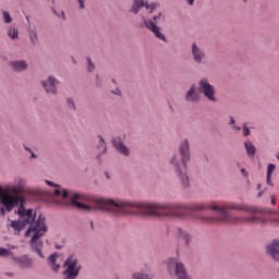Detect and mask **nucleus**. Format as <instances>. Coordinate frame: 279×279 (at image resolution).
Here are the masks:
<instances>
[{"label": "nucleus", "mask_w": 279, "mask_h": 279, "mask_svg": "<svg viewBox=\"0 0 279 279\" xmlns=\"http://www.w3.org/2000/svg\"><path fill=\"white\" fill-rule=\"evenodd\" d=\"M142 207L141 217H156V219H186L189 215L184 210L190 213H204V210H211L216 213L215 216L206 214H196L194 219L202 223H238L241 221L240 217L232 216L230 210H240L242 213H248V215H256L260 213L258 207L247 206L241 203H229L228 205H219L217 202L210 203H195L193 205H186L184 203H142V205H135Z\"/></svg>", "instance_id": "nucleus-1"}, {"label": "nucleus", "mask_w": 279, "mask_h": 279, "mask_svg": "<svg viewBox=\"0 0 279 279\" xmlns=\"http://www.w3.org/2000/svg\"><path fill=\"white\" fill-rule=\"evenodd\" d=\"M45 183L56 189L53 193L57 197L61 196L63 199H70L71 204L76 206L78 210H84L85 213L102 210V213H110L117 219L121 217H141V206H143V203L112 197H86L82 193L69 192L61 189L60 185L52 181L46 180Z\"/></svg>", "instance_id": "nucleus-2"}, {"label": "nucleus", "mask_w": 279, "mask_h": 279, "mask_svg": "<svg viewBox=\"0 0 279 279\" xmlns=\"http://www.w3.org/2000/svg\"><path fill=\"white\" fill-rule=\"evenodd\" d=\"M0 199L2 206H4L8 213H12V209L16 206L19 220H12L10 227L17 232H21L25 226H29L25 232V236H29L34 232L29 245L33 252L39 256V258H45V253H43V242L40 239L45 236L47 232V225L45 223V217L43 215L36 216L32 208L25 209V204L27 203V197L25 196H12L10 193H0Z\"/></svg>", "instance_id": "nucleus-3"}, {"label": "nucleus", "mask_w": 279, "mask_h": 279, "mask_svg": "<svg viewBox=\"0 0 279 279\" xmlns=\"http://www.w3.org/2000/svg\"><path fill=\"white\" fill-rule=\"evenodd\" d=\"M181 156V158H180ZM191 162V144L189 140H183L179 145V155L174 154L169 158V165L173 167L174 172L182 169H186V165Z\"/></svg>", "instance_id": "nucleus-4"}, {"label": "nucleus", "mask_w": 279, "mask_h": 279, "mask_svg": "<svg viewBox=\"0 0 279 279\" xmlns=\"http://www.w3.org/2000/svg\"><path fill=\"white\" fill-rule=\"evenodd\" d=\"M160 23H165V14L159 12L157 15H154L151 20L144 21V25L146 29L151 32L158 40H162V43H167V36L160 32Z\"/></svg>", "instance_id": "nucleus-5"}, {"label": "nucleus", "mask_w": 279, "mask_h": 279, "mask_svg": "<svg viewBox=\"0 0 279 279\" xmlns=\"http://www.w3.org/2000/svg\"><path fill=\"white\" fill-rule=\"evenodd\" d=\"M168 271H170L171 276H174L175 279H191V275H189V270L184 263L179 262L174 257H170L167 262Z\"/></svg>", "instance_id": "nucleus-6"}, {"label": "nucleus", "mask_w": 279, "mask_h": 279, "mask_svg": "<svg viewBox=\"0 0 279 279\" xmlns=\"http://www.w3.org/2000/svg\"><path fill=\"white\" fill-rule=\"evenodd\" d=\"M65 270L63 272L64 279H76L80 276V269H82V265L77 257L71 255L64 262Z\"/></svg>", "instance_id": "nucleus-7"}, {"label": "nucleus", "mask_w": 279, "mask_h": 279, "mask_svg": "<svg viewBox=\"0 0 279 279\" xmlns=\"http://www.w3.org/2000/svg\"><path fill=\"white\" fill-rule=\"evenodd\" d=\"M198 90L208 99L211 104H217V89L215 85L210 84V81L206 77L198 82Z\"/></svg>", "instance_id": "nucleus-8"}, {"label": "nucleus", "mask_w": 279, "mask_h": 279, "mask_svg": "<svg viewBox=\"0 0 279 279\" xmlns=\"http://www.w3.org/2000/svg\"><path fill=\"white\" fill-rule=\"evenodd\" d=\"M27 179L17 177L14 179L13 184L9 185V191L13 193V196L22 197L21 193L27 192Z\"/></svg>", "instance_id": "nucleus-9"}, {"label": "nucleus", "mask_w": 279, "mask_h": 279, "mask_svg": "<svg viewBox=\"0 0 279 279\" xmlns=\"http://www.w3.org/2000/svg\"><path fill=\"white\" fill-rule=\"evenodd\" d=\"M59 85L60 81L53 75H49L46 80L41 81V86H44L48 95H58Z\"/></svg>", "instance_id": "nucleus-10"}, {"label": "nucleus", "mask_w": 279, "mask_h": 279, "mask_svg": "<svg viewBox=\"0 0 279 279\" xmlns=\"http://www.w3.org/2000/svg\"><path fill=\"white\" fill-rule=\"evenodd\" d=\"M191 56L195 64H204V61L206 60V50H204V48H202L197 43H193Z\"/></svg>", "instance_id": "nucleus-11"}, {"label": "nucleus", "mask_w": 279, "mask_h": 279, "mask_svg": "<svg viewBox=\"0 0 279 279\" xmlns=\"http://www.w3.org/2000/svg\"><path fill=\"white\" fill-rule=\"evenodd\" d=\"M111 143L118 154H121V156L125 157L130 156V148L125 146V143H123V137L116 136L111 140Z\"/></svg>", "instance_id": "nucleus-12"}, {"label": "nucleus", "mask_w": 279, "mask_h": 279, "mask_svg": "<svg viewBox=\"0 0 279 279\" xmlns=\"http://www.w3.org/2000/svg\"><path fill=\"white\" fill-rule=\"evenodd\" d=\"M13 262L16 263L21 269H34V259H32L29 255H23L21 257L13 255Z\"/></svg>", "instance_id": "nucleus-13"}, {"label": "nucleus", "mask_w": 279, "mask_h": 279, "mask_svg": "<svg viewBox=\"0 0 279 279\" xmlns=\"http://www.w3.org/2000/svg\"><path fill=\"white\" fill-rule=\"evenodd\" d=\"M174 173L183 189L191 187V178L189 177V172H186V168H181L180 170L174 171Z\"/></svg>", "instance_id": "nucleus-14"}, {"label": "nucleus", "mask_w": 279, "mask_h": 279, "mask_svg": "<svg viewBox=\"0 0 279 279\" xmlns=\"http://www.w3.org/2000/svg\"><path fill=\"white\" fill-rule=\"evenodd\" d=\"M26 21L28 23L26 32L29 38V43L31 45H33V47H36V45H38V29L36 28V26H32V23L29 22V16H26Z\"/></svg>", "instance_id": "nucleus-15"}, {"label": "nucleus", "mask_w": 279, "mask_h": 279, "mask_svg": "<svg viewBox=\"0 0 279 279\" xmlns=\"http://www.w3.org/2000/svg\"><path fill=\"white\" fill-rule=\"evenodd\" d=\"M9 66L13 73H23L24 71H27L29 65L25 60H13L9 62Z\"/></svg>", "instance_id": "nucleus-16"}, {"label": "nucleus", "mask_w": 279, "mask_h": 279, "mask_svg": "<svg viewBox=\"0 0 279 279\" xmlns=\"http://www.w3.org/2000/svg\"><path fill=\"white\" fill-rule=\"evenodd\" d=\"M96 149H98V154L96 155V160L98 162H101V157L106 156L108 153V146L106 145V140H104V136L98 135V144L96 146Z\"/></svg>", "instance_id": "nucleus-17"}, {"label": "nucleus", "mask_w": 279, "mask_h": 279, "mask_svg": "<svg viewBox=\"0 0 279 279\" xmlns=\"http://www.w3.org/2000/svg\"><path fill=\"white\" fill-rule=\"evenodd\" d=\"M266 252L272 257V259L279 262V241L274 240L270 244H268Z\"/></svg>", "instance_id": "nucleus-18"}, {"label": "nucleus", "mask_w": 279, "mask_h": 279, "mask_svg": "<svg viewBox=\"0 0 279 279\" xmlns=\"http://www.w3.org/2000/svg\"><path fill=\"white\" fill-rule=\"evenodd\" d=\"M185 101L189 104H197L199 101V94L197 93V87L192 85L185 94Z\"/></svg>", "instance_id": "nucleus-19"}, {"label": "nucleus", "mask_w": 279, "mask_h": 279, "mask_svg": "<svg viewBox=\"0 0 279 279\" xmlns=\"http://www.w3.org/2000/svg\"><path fill=\"white\" fill-rule=\"evenodd\" d=\"M58 258H60V254H58V252L52 253L48 257V265H50L52 271H60V264H58Z\"/></svg>", "instance_id": "nucleus-20"}, {"label": "nucleus", "mask_w": 279, "mask_h": 279, "mask_svg": "<svg viewBox=\"0 0 279 279\" xmlns=\"http://www.w3.org/2000/svg\"><path fill=\"white\" fill-rule=\"evenodd\" d=\"M178 239H181V241H184L185 245H190L191 241H193V236H191V233L187 231L179 228L177 230Z\"/></svg>", "instance_id": "nucleus-21"}, {"label": "nucleus", "mask_w": 279, "mask_h": 279, "mask_svg": "<svg viewBox=\"0 0 279 279\" xmlns=\"http://www.w3.org/2000/svg\"><path fill=\"white\" fill-rule=\"evenodd\" d=\"M244 147L246 150V154L250 158H254V156H256V146H254V144L252 143V141L247 140L244 143Z\"/></svg>", "instance_id": "nucleus-22"}, {"label": "nucleus", "mask_w": 279, "mask_h": 279, "mask_svg": "<svg viewBox=\"0 0 279 279\" xmlns=\"http://www.w3.org/2000/svg\"><path fill=\"white\" fill-rule=\"evenodd\" d=\"M145 0H133L132 8L130 9V12L132 14H138L141 12V8H144Z\"/></svg>", "instance_id": "nucleus-23"}, {"label": "nucleus", "mask_w": 279, "mask_h": 279, "mask_svg": "<svg viewBox=\"0 0 279 279\" xmlns=\"http://www.w3.org/2000/svg\"><path fill=\"white\" fill-rule=\"evenodd\" d=\"M8 36L11 40H16L19 38V28L16 26H10L8 28Z\"/></svg>", "instance_id": "nucleus-24"}, {"label": "nucleus", "mask_w": 279, "mask_h": 279, "mask_svg": "<svg viewBox=\"0 0 279 279\" xmlns=\"http://www.w3.org/2000/svg\"><path fill=\"white\" fill-rule=\"evenodd\" d=\"M243 221H246L247 223H256L260 221V218L256 216V214H251V216L242 218Z\"/></svg>", "instance_id": "nucleus-25"}, {"label": "nucleus", "mask_w": 279, "mask_h": 279, "mask_svg": "<svg viewBox=\"0 0 279 279\" xmlns=\"http://www.w3.org/2000/svg\"><path fill=\"white\" fill-rule=\"evenodd\" d=\"M0 256H10L11 260H13L14 253L8 248L0 247Z\"/></svg>", "instance_id": "nucleus-26"}, {"label": "nucleus", "mask_w": 279, "mask_h": 279, "mask_svg": "<svg viewBox=\"0 0 279 279\" xmlns=\"http://www.w3.org/2000/svg\"><path fill=\"white\" fill-rule=\"evenodd\" d=\"M66 106H68L69 110H73V112H75V110H77V108L75 107V100H73V98L66 99Z\"/></svg>", "instance_id": "nucleus-27"}, {"label": "nucleus", "mask_w": 279, "mask_h": 279, "mask_svg": "<svg viewBox=\"0 0 279 279\" xmlns=\"http://www.w3.org/2000/svg\"><path fill=\"white\" fill-rule=\"evenodd\" d=\"M2 19H3L4 23H7V24L12 23V16L10 15V12H8V11L2 12Z\"/></svg>", "instance_id": "nucleus-28"}, {"label": "nucleus", "mask_w": 279, "mask_h": 279, "mask_svg": "<svg viewBox=\"0 0 279 279\" xmlns=\"http://www.w3.org/2000/svg\"><path fill=\"white\" fill-rule=\"evenodd\" d=\"M87 71L88 73H93V71H95V63H93L90 58H87Z\"/></svg>", "instance_id": "nucleus-29"}, {"label": "nucleus", "mask_w": 279, "mask_h": 279, "mask_svg": "<svg viewBox=\"0 0 279 279\" xmlns=\"http://www.w3.org/2000/svg\"><path fill=\"white\" fill-rule=\"evenodd\" d=\"M274 171H276V165L269 163V165L267 166V173H266V175H272V174H274Z\"/></svg>", "instance_id": "nucleus-30"}, {"label": "nucleus", "mask_w": 279, "mask_h": 279, "mask_svg": "<svg viewBox=\"0 0 279 279\" xmlns=\"http://www.w3.org/2000/svg\"><path fill=\"white\" fill-rule=\"evenodd\" d=\"M133 279H149V276L142 272H135L133 274Z\"/></svg>", "instance_id": "nucleus-31"}, {"label": "nucleus", "mask_w": 279, "mask_h": 279, "mask_svg": "<svg viewBox=\"0 0 279 279\" xmlns=\"http://www.w3.org/2000/svg\"><path fill=\"white\" fill-rule=\"evenodd\" d=\"M242 130H243V136H250L251 131H250V128H247V124L244 123L242 125Z\"/></svg>", "instance_id": "nucleus-32"}, {"label": "nucleus", "mask_w": 279, "mask_h": 279, "mask_svg": "<svg viewBox=\"0 0 279 279\" xmlns=\"http://www.w3.org/2000/svg\"><path fill=\"white\" fill-rule=\"evenodd\" d=\"M104 84V78L101 76L96 75V86H101Z\"/></svg>", "instance_id": "nucleus-33"}, {"label": "nucleus", "mask_w": 279, "mask_h": 279, "mask_svg": "<svg viewBox=\"0 0 279 279\" xmlns=\"http://www.w3.org/2000/svg\"><path fill=\"white\" fill-rule=\"evenodd\" d=\"M53 14H56L59 19H64V11L58 12V11L53 10Z\"/></svg>", "instance_id": "nucleus-34"}, {"label": "nucleus", "mask_w": 279, "mask_h": 279, "mask_svg": "<svg viewBox=\"0 0 279 279\" xmlns=\"http://www.w3.org/2000/svg\"><path fill=\"white\" fill-rule=\"evenodd\" d=\"M266 184H268V186H274V182H271V175L266 174Z\"/></svg>", "instance_id": "nucleus-35"}, {"label": "nucleus", "mask_w": 279, "mask_h": 279, "mask_svg": "<svg viewBox=\"0 0 279 279\" xmlns=\"http://www.w3.org/2000/svg\"><path fill=\"white\" fill-rule=\"evenodd\" d=\"M156 8H158V3H156V2L150 3L149 13L151 14V12H154V10H156Z\"/></svg>", "instance_id": "nucleus-36"}, {"label": "nucleus", "mask_w": 279, "mask_h": 279, "mask_svg": "<svg viewBox=\"0 0 279 279\" xmlns=\"http://www.w3.org/2000/svg\"><path fill=\"white\" fill-rule=\"evenodd\" d=\"M168 108L170 112H175V108L173 107V104H171V101H168Z\"/></svg>", "instance_id": "nucleus-37"}, {"label": "nucleus", "mask_w": 279, "mask_h": 279, "mask_svg": "<svg viewBox=\"0 0 279 279\" xmlns=\"http://www.w3.org/2000/svg\"><path fill=\"white\" fill-rule=\"evenodd\" d=\"M78 1V5L81 10H84L86 8V5L84 4L85 0H77Z\"/></svg>", "instance_id": "nucleus-38"}, {"label": "nucleus", "mask_w": 279, "mask_h": 279, "mask_svg": "<svg viewBox=\"0 0 279 279\" xmlns=\"http://www.w3.org/2000/svg\"><path fill=\"white\" fill-rule=\"evenodd\" d=\"M229 119H230L229 125H232V126L235 125L236 120H234V117L231 116Z\"/></svg>", "instance_id": "nucleus-39"}, {"label": "nucleus", "mask_w": 279, "mask_h": 279, "mask_svg": "<svg viewBox=\"0 0 279 279\" xmlns=\"http://www.w3.org/2000/svg\"><path fill=\"white\" fill-rule=\"evenodd\" d=\"M241 174L243 175V178H247V170H245L244 168H242L241 170Z\"/></svg>", "instance_id": "nucleus-40"}, {"label": "nucleus", "mask_w": 279, "mask_h": 279, "mask_svg": "<svg viewBox=\"0 0 279 279\" xmlns=\"http://www.w3.org/2000/svg\"><path fill=\"white\" fill-rule=\"evenodd\" d=\"M185 3H187V5H195V0H185Z\"/></svg>", "instance_id": "nucleus-41"}, {"label": "nucleus", "mask_w": 279, "mask_h": 279, "mask_svg": "<svg viewBox=\"0 0 279 279\" xmlns=\"http://www.w3.org/2000/svg\"><path fill=\"white\" fill-rule=\"evenodd\" d=\"M232 130L234 131V132H241V126H239V125H233L232 126Z\"/></svg>", "instance_id": "nucleus-42"}, {"label": "nucleus", "mask_w": 279, "mask_h": 279, "mask_svg": "<svg viewBox=\"0 0 279 279\" xmlns=\"http://www.w3.org/2000/svg\"><path fill=\"white\" fill-rule=\"evenodd\" d=\"M4 276H8L9 278H14V272L7 271V272H4Z\"/></svg>", "instance_id": "nucleus-43"}, {"label": "nucleus", "mask_w": 279, "mask_h": 279, "mask_svg": "<svg viewBox=\"0 0 279 279\" xmlns=\"http://www.w3.org/2000/svg\"><path fill=\"white\" fill-rule=\"evenodd\" d=\"M150 5L149 1H144V8H146V10H149Z\"/></svg>", "instance_id": "nucleus-44"}, {"label": "nucleus", "mask_w": 279, "mask_h": 279, "mask_svg": "<svg viewBox=\"0 0 279 279\" xmlns=\"http://www.w3.org/2000/svg\"><path fill=\"white\" fill-rule=\"evenodd\" d=\"M113 95H121V90L120 89L113 90Z\"/></svg>", "instance_id": "nucleus-45"}, {"label": "nucleus", "mask_w": 279, "mask_h": 279, "mask_svg": "<svg viewBox=\"0 0 279 279\" xmlns=\"http://www.w3.org/2000/svg\"><path fill=\"white\" fill-rule=\"evenodd\" d=\"M0 215H5V209L3 207L0 208Z\"/></svg>", "instance_id": "nucleus-46"}, {"label": "nucleus", "mask_w": 279, "mask_h": 279, "mask_svg": "<svg viewBox=\"0 0 279 279\" xmlns=\"http://www.w3.org/2000/svg\"><path fill=\"white\" fill-rule=\"evenodd\" d=\"M271 205L276 206V198H274V197L271 198Z\"/></svg>", "instance_id": "nucleus-47"}, {"label": "nucleus", "mask_w": 279, "mask_h": 279, "mask_svg": "<svg viewBox=\"0 0 279 279\" xmlns=\"http://www.w3.org/2000/svg\"><path fill=\"white\" fill-rule=\"evenodd\" d=\"M24 149H25L26 151H29V154H31V151H32V148H29V147H27V146H25Z\"/></svg>", "instance_id": "nucleus-48"}, {"label": "nucleus", "mask_w": 279, "mask_h": 279, "mask_svg": "<svg viewBox=\"0 0 279 279\" xmlns=\"http://www.w3.org/2000/svg\"><path fill=\"white\" fill-rule=\"evenodd\" d=\"M31 158H36V154L34 151H31Z\"/></svg>", "instance_id": "nucleus-49"}, {"label": "nucleus", "mask_w": 279, "mask_h": 279, "mask_svg": "<svg viewBox=\"0 0 279 279\" xmlns=\"http://www.w3.org/2000/svg\"><path fill=\"white\" fill-rule=\"evenodd\" d=\"M265 193V191H262L258 193V197H263V194Z\"/></svg>", "instance_id": "nucleus-50"}, {"label": "nucleus", "mask_w": 279, "mask_h": 279, "mask_svg": "<svg viewBox=\"0 0 279 279\" xmlns=\"http://www.w3.org/2000/svg\"><path fill=\"white\" fill-rule=\"evenodd\" d=\"M107 180H110V174H108V172L105 173Z\"/></svg>", "instance_id": "nucleus-51"}, {"label": "nucleus", "mask_w": 279, "mask_h": 279, "mask_svg": "<svg viewBox=\"0 0 279 279\" xmlns=\"http://www.w3.org/2000/svg\"><path fill=\"white\" fill-rule=\"evenodd\" d=\"M260 189H262V185L257 184V191H260Z\"/></svg>", "instance_id": "nucleus-52"}, {"label": "nucleus", "mask_w": 279, "mask_h": 279, "mask_svg": "<svg viewBox=\"0 0 279 279\" xmlns=\"http://www.w3.org/2000/svg\"><path fill=\"white\" fill-rule=\"evenodd\" d=\"M72 60H73V63H74V64H77V62H75V59L72 58Z\"/></svg>", "instance_id": "nucleus-53"}, {"label": "nucleus", "mask_w": 279, "mask_h": 279, "mask_svg": "<svg viewBox=\"0 0 279 279\" xmlns=\"http://www.w3.org/2000/svg\"><path fill=\"white\" fill-rule=\"evenodd\" d=\"M11 250H16V246H12Z\"/></svg>", "instance_id": "nucleus-54"}, {"label": "nucleus", "mask_w": 279, "mask_h": 279, "mask_svg": "<svg viewBox=\"0 0 279 279\" xmlns=\"http://www.w3.org/2000/svg\"><path fill=\"white\" fill-rule=\"evenodd\" d=\"M90 226H92V229H93V221H90Z\"/></svg>", "instance_id": "nucleus-55"}, {"label": "nucleus", "mask_w": 279, "mask_h": 279, "mask_svg": "<svg viewBox=\"0 0 279 279\" xmlns=\"http://www.w3.org/2000/svg\"><path fill=\"white\" fill-rule=\"evenodd\" d=\"M278 160H279V156H277Z\"/></svg>", "instance_id": "nucleus-56"}]
</instances>
